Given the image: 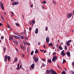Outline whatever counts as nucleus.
I'll return each mask as SVG.
<instances>
[{"label": "nucleus", "mask_w": 74, "mask_h": 74, "mask_svg": "<svg viewBox=\"0 0 74 74\" xmlns=\"http://www.w3.org/2000/svg\"><path fill=\"white\" fill-rule=\"evenodd\" d=\"M4 60L5 62H7V59L8 60V61H10V58H10V56H8L6 55L4 57Z\"/></svg>", "instance_id": "f257e3e1"}, {"label": "nucleus", "mask_w": 74, "mask_h": 74, "mask_svg": "<svg viewBox=\"0 0 74 74\" xmlns=\"http://www.w3.org/2000/svg\"><path fill=\"white\" fill-rule=\"evenodd\" d=\"M72 15H73V14L69 13L67 15V18H70L71 17Z\"/></svg>", "instance_id": "f03ea898"}, {"label": "nucleus", "mask_w": 74, "mask_h": 74, "mask_svg": "<svg viewBox=\"0 0 74 74\" xmlns=\"http://www.w3.org/2000/svg\"><path fill=\"white\" fill-rule=\"evenodd\" d=\"M57 59L58 58L57 57V56H53L52 59V62H55V61L57 60Z\"/></svg>", "instance_id": "7ed1b4c3"}, {"label": "nucleus", "mask_w": 74, "mask_h": 74, "mask_svg": "<svg viewBox=\"0 0 74 74\" xmlns=\"http://www.w3.org/2000/svg\"><path fill=\"white\" fill-rule=\"evenodd\" d=\"M0 6L2 10H4V6H3V4L2 2H1V1H0Z\"/></svg>", "instance_id": "20e7f679"}, {"label": "nucleus", "mask_w": 74, "mask_h": 74, "mask_svg": "<svg viewBox=\"0 0 74 74\" xmlns=\"http://www.w3.org/2000/svg\"><path fill=\"white\" fill-rule=\"evenodd\" d=\"M19 3L18 2H14L12 3V5H18L19 4Z\"/></svg>", "instance_id": "39448f33"}, {"label": "nucleus", "mask_w": 74, "mask_h": 74, "mask_svg": "<svg viewBox=\"0 0 74 74\" xmlns=\"http://www.w3.org/2000/svg\"><path fill=\"white\" fill-rule=\"evenodd\" d=\"M46 42H49V38H48V37H47L46 38Z\"/></svg>", "instance_id": "423d86ee"}, {"label": "nucleus", "mask_w": 74, "mask_h": 74, "mask_svg": "<svg viewBox=\"0 0 74 74\" xmlns=\"http://www.w3.org/2000/svg\"><path fill=\"white\" fill-rule=\"evenodd\" d=\"M23 44L25 45H30V43L23 42Z\"/></svg>", "instance_id": "0eeeda50"}, {"label": "nucleus", "mask_w": 74, "mask_h": 74, "mask_svg": "<svg viewBox=\"0 0 74 74\" xmlns=\"http://www.w3.org/2000/svg\"><path fill=\"white\" fill-rule=\"evenodd\" d=\"M34 61L35 62V63H36V62H37V61L38 60V57H37L36 58V59H34Z\"/></svg>", "instance_id": "6e6552de"}, {"label": "nucleus", "mask_w": 74, "mask_h": 74, "mask_svg": "<svg viewBox=\"0 0 74 74\" xmlns=\"http://www.w3.org/2000/svg\"><path fill=\"white\" fill-rule=\"evenodd\" d=\"M51 74H54V73H55V71L54 70H53L52 69H51Z\"/></svg>", "instance_id": "1a4fd4ad"}, {"label": "nucleus", "mask_w": 74, "mask_h": 74, "mask_svg": "<svg viewBox=\"0 0 74 74\" xmlns=\"http://www.w3.org/2000/svg\"><path fill=\"white\" fill-rule=\"evenodd\" d=\"M66 55L68 56L69 57H71V56H70V52H68L67 53H66Z\"/></svg>", "instance_id": "9d476101"}, {"label": "nucleus", "mask_w": 74, "mask_h": 74, "mask_svg": "<svg viewBox=\"0 0 74 74\" xmlns=\"http://www.w3.org/2000/svg\"><path fill=\"white\" fill-rule=\"evenodd\" d=\"M13 36L14 37L16 38L17 39H20V37H18L15 35H13Z\"/></svg>", "instance_id": "9b49d317"}, {"label": "nucleus", "mask_w": 74, "mask_h": 74, "mask_svg": "<svg viewBox=\"0 0 74 74\" xmlns=\"http://www.w3.org/2000/svg\"><path fill=\"white\" fill-rule=\"evenodd\" d=\"M31 67L32 69H33L34 68V64H33L31 66Z\"/></svg>", "instance_id": "f8f14e48"}, {"label": "nucleus", "mask_w": 74, "mask_h": 74, "mask_svg": "<svg viewBox=\"0 0 74 74\" xmlns=\"http://www.w3.org/2000/svg\"><path fill=\"white\" fill-rule=\"evenodd\" d=\"M38 32V28H36L35 30V33L36 34H37Z\"/></svg>", "instance_id": "ddd939ff"}, {"label": "nucleus", "mask_w": 74, "mask_h": 74, "mask_svg": "<svg viewBox=\"0 0 74 74\" xmlns=\"http://www.w3.org/2000/svg\"><path fill=\"white\" fill-rule=\"evenodd\" d=\"M17 67L18 68H16L17 70H19L20 69V68H19V64H17Z\"/></svg>", "instance_id": "4468645a"}, {"label": "nucleus", "mask_w": 74, "mask_h": 74, "mask_svg": "<svg viewBox=\"0 0 74 74\" xmlns=\"http://www.w3.org/2000/svg\"><path fill=\"white\" fill-rule=\"evenodd\" d=\"M13 39V37L12 36H10L9 37V40L10 41L11 40H12Z\"/></svg>", "instance_id": "2eb2a0df"}, {"label": "nucleus", "mask_w": 74, "mask_h": 74, "mask_svg": "<svg viewBox=\"0 0 74 74\" xmlns=\"http://www.w3.org/2000/svg\"><path fill=\"white\" fill-rule=\"evenodd\" d=\"M1 17L3 21H4V18L1 15Z\"/></svg>", "instance_id": "dca6fc26"}, {"label": "nucleus", "mask_w": 74, "mask_h": 74, "mask_svg": "<svg viewBox=\"0 0 74 74\" xmlns=\"http://www.w3.org/2000/svg\"><path fill=\"white\" fill-rule=\"evenodd\" d=\"M49 46H51V47H52V46H53V43H50L49 44Z\"/></svg>", "instance_id": "f3484780"}, {"label": "nucleus", "mask_w": 74, "mask_h": 74, "mask_svg": "<svg viewBox=\"0 0 74 74\" xmlns=\"http://www.w3.org/2000/svg\"><path fill=\"white\" fill-rule=\"evenodd\" d=\"M13 42L14 43H15V44H18V41H14Z\"/></svg>", "instance_id": "a211bd4d"}, {"label": "nucleus", "mask_w": 74, "mask_h": 74, "mask_svg": "<svg viewBox=\"0 0 74 74\" xmlns=\"http://www.w3.org/2000/svg\"><path fill=\"white\" fill-rule=\"evenodd\" d=\"M14 62H17V61L18 60V59L16 58H15L14 59Z\"/></svg>", "instance_id": "6ab92c4d"}, {"label": "nucleus", "mask_w": 74, "mask_h": 74, "mask_svg": "<svg viewBox=\"0 0 74 74\" xmlns=\"http://www.w3.org/2000/svg\"><path fill=\"white\" fill-rule=\"evenodd\" d=\"M59 48L60 50H62L63 49V48L62 47V46H59Z\"/></svg>", "instance_id": "aec40b11"}, {"label": "nucleus", "mask_w": 74, "mask_h": 74, "mask_svg": "<svg viewBox=\"0 0 74 74\" xmlns=\"http://www.w3.org/2000/svg\"><path fill=\"white\" fill-rule=\"evenodd\" d=\"M38 53V51L37 49H36L35 51V53Z\"/></svg>", "instance_id": "412c9836"}, {"label": "nucleus", "mask_w": 74, "mask_h": 74, "mask_svg": "<svg viewBox=\"0 0 74 74\" xmlns=\"http://www.w3.org/2000/svg\"><path fill=\"white\" fill-rule=\"evenodd\" d=\"M66 45H67V46H70V44L69 43H68V42H67Z\"/></svg>", "instance_id": "4be33fe9"}, {"label": "nucleus", "mask_w": 74, "mask_h": 74, "mask_svg": "<svg viewBox=\"0 0 74 74\" xmlns=\"http://www.w3.org/2000/svg\"><path fill=\"white\" fill-rule=\"evenodd\" d=\"M47 62H49V63H51V60L50 59H49L48 60H47Z\"/></svg>", "instance_id": "5701e85b"}, {"label": "nucleus", "mask_w": 74, "mask_h": 74, "mask_svg": "<svg viewBox=\"0 0 74 74\" xmlns=\"http://www.w3.org/2000/svg\"><path fill=\"white\" fill-rule=\"evenodd\" d=\"M61 54L62 56H65V55H66V53H61Z\"/></svg>", "instance_id": "b1692460"}, {"label": "nucleus", "mask_w": 74, "mask_h": 74, "mask_svg": "<svg viewBox=\"0 0 74 74\" xmlns=\"http://www.w3.org/2000/svg\"><path fill=\"white\" fill-rule=\"evenodd\" d=\"M7 26L8 28H9V29H11V27L10 26V25H9V24H8Z\"/></svg>", "instance_id": "393cba45"}, {"label": "nucleus", "mask_w": 74, "mask_h": 74, "mask_svg": "<svg viewBox=\"0 0 74 74\" xmlns=\"http://www.w3.org/2000/svg\"><path fill=\"white\" fill-rule=\"evenodd\" d=\"M53 56H55L56 55V52H53Z\"/></svg>", "instance_id": "a878e982"}, {"label": "nucleus", "mask_w": 74, "mask_h": 74, "mask_svg": "<svg viewBox=\"0 0 74 74\" xmlns=\"http://www.w3.org/2000/svg\"><path fill=\"white\" fill-rule=\"evenodd\" d=\"M66 73L65 72V71H63L62 73V74H65Z\"/></svg>", "instance_id": "bb28decb"}, {"label": "nucleus", "mask_w": 74, "mask_h": 74, "mask_svg": "<svg viewBox=\"0 0 74 74\" xmlns=\"http://www.w3.org/2000/svg\"><path fill=\"white\" fill-rule=\"evenodd\" d=\"M48 27L46 26L45 27V30L46 31H47L48 30Z\"/></svg>", "instance_id": "cd10ccee"}, {"label": "nucleus", "mask_w": 74, "mask_h": 74, "mask_svg": "<svg viewBox=\"0 0 74 74\" xmlns=\"http://www.w3.org/2000/svg\"><path fill=\"white\" fill-rule=\"evenodd\" d=\"M66 62V60H65L64 59L63 60V62H62V64H63V63H64L65 62Z\"/></svg>", "instance_id": "c85d7f7f"}, {"label": "nucleus", "mask_w": 74, "mask_h": 74, "mask_svg": "<svg viewBox=\"0 0 74 74\" xmlns=\"http://www.w3.org/2000/svg\"><path fill=\"white\" fill-rule=\"evenodd\" d=\"M71 42V40H70L67 42L69 43V42Z\"/></svg>", "instance_id": "c756f323"}, {"label": "nucleus", "mask_w": 74, "mask_h": 74, "mask_svg": "<svg viewBox=\"0 0 74 74\" xmlns=\"http://www.w3.org/2000/svg\"><path fill=\"white\" fill-rule=\"evenodd\" d=\"M34 53V51H32L31 53V55H33Z\"/></svg>", "instance_id": "7c9ffc66"}, {"label": "nucleus", "mask_w": 74, "mask_h": 74, "mask_svg": "<svg viewBox=\"0 0 74 74\" xmlns=\"http://www.w3.org/2000/svg\"><path fill=\"white\" fill-rule=\"evenodd\" d=\"M46 72L48 74H49V73H50V71L49 70H48L46 71Z\"/></svg>", "instance_id": "2f4dec72"}, {"label": "nucleus", "mask_w": 74, "mask_h": 74, "mask_svg": "<svg viewBox=\"0 0 74 74\" xmlns=\"http://www.w3.org/2000/svg\"><path fill=\"white\" fill-rule=\"evenodd\" d=\"M71 73L72 74H74V72L73 71H71Z\"/></svg>", "instance_id": "473e14b6"}, {"label": "nucleus", "mask_w": 74, "mask_h": 74, "mask_svg": "<svg viewBox=\"0 0 74 74\" xmlns=\"http://www.w3.org/2000/svg\"><path fill=\"white\" fill-rule=\"evenodd\" d=\"M36 58H37V56H34V57L33 58V59H36Z\"/></svg>", "instance_id": "72a5a7b5"}, {"label": "nucleus", "mask_w": 74, "mask_h": 74, "mask_svg": "<svg viewBox=\"0 0 74 74\" xmlns=\"http://www.w3.org/2000/svg\"><path fill=\"white\" fill-rule=\"evenodd\" d=\"M32 23H34V24H35V20H32Z\"/></svg>", "instance_id": "f704fd0d"}, {"label": "nucleus", "mask_w": 74, "mask_h": 74, "mask_svg": "<svg viewBox=\"0 0 74 74\" xmlns=\"http://www.w3.org/2000/svg\"><path fill=\"white\" fill-rule=\"evenodd\" d=\"M53 4H56V2L55 1H53Z\"/></svg>", "instance_id": "c9c22d12"}, {"label": "nucleus", "mask_w": 74, "mask_h": 74, "mask_svg": "<svg viewBox=\"0 0 74 74\" xmlns=\"http://www.w3.org/2000/svg\"><path fill=\"white\" fill-rule=\"evenodd\" d=\"M25 38L26 39V40H29L28 38H27V37H25Z\"/></svg>", "instance_id": "e433bc0d"}, {"label": "nucleus", "mask_w": 74, "mask_h": 74, "mask_svg": "<svg viewBox=\"0 0 74 74\" xmlns=\"http://www.w3.org/2000/svg\"><path fill=\"white\" fill-rule=\"evenodd\" d=\"M30 7H33V4H30Z\"/></svg>", "instance_id": "4c0bfd02"}, {"label": "nucleus", "mask_w": 74, "mask_h": 74, "mask_svg": "<svg viewBox=\"0 0 74 74\" xmlns=\"http://www.w3.org/2000/svg\"><path fill=\"white\" fill-rule=\"evenodd\" d=\"M21 39H23V38H24V37H23V36H21Z\"/></svg>", "instance_id": "58836bf2"}, {"label": "nucleus", "mask_w": 74, "mask_h": 74, "mask_svg": "<svg viewBox=\"0 0 74 74\" xmlns=\"http://www.w3.org/2000/svg\"><path fill=\"white\" fill-rule=\"evenodd\" d=\"M4 14L5 15H7V13L6 12H4Z\"/></svg>", "instance_id": "ea45409f"}, {"label": "nucleus", "mask_w": 74, "mask_h": 74, "mask_svg": "<svg viewBox=\"0 0 74 74\" xmlns=\"http://www.w3.org/2000/svg\"><path fill=\"white\" fill-rule=\"evenodd\" d=\"M3 51H4L5 52H4V53H5V48H4L3 49Z\"/></svg>", "instance_id": "a19ab883"}, {"label": "nucleus", "mask_w": 74, "mask_h": 74, "mask_svg": "<svg viewBox=\"0 0 74 74\" xmlns=\"http://www.w3.org/2000/svg\"><path fill=\"white\" fill-rule=\"evenodd\" d=\"M15 25H16L17 26L19 25V24L18 23H16Z\"/></svg>", "instance_id": "79ce46f5"}, {"label": "nucleus", "mask_w": 74, "mask_h": 74, "mask_svg": "<svg viewBox=\"0 0 74 74\" xmlns=\"http://www.w3.org/2000/svg\"><path fill=\"white\" fill-rule=\"evenodd\" d=\"M47 3L46 1H44L42 2V3L43 4L44 3V4H45V3Z\"/></svg>", "instance_id": "37998d69"}, {"label": "nucleus", "mask_w": 74, "mask_h": 74, "mask_svg": "<svg viewBox=\"0 0 74 74\" xmlns=\"http://www.w3.org/2000/svg\"><path fill=\"white\" fill-rule=\"evenodd\" d=\"M42 65H43L42 67H45V65L44 63L42 64Z\"/></svg>", "instance_id": "c03bdc74"}, {"label": "nucleus", "mask_w": 74, "mask_h": 74, "mask_svg": "<svg viewBox=\"0 0 74 74\" xmlns=\"http://www.w3.org/2000/svg\"><path fill=\"white\" fill-rule=\"evenodd\" d=\"M42 8L43 9H44L45 8V6L44 5H43L42 6Z\"/></svg>", "instance_id": "a18cd8bd"}, {"label": "nucleus", "mask_w": 74, "mask_h": 74, "mask_svg": "<svg viewBox=\"0 0 74 74\" xmlns=\"http://www.w3.org/2000/svg\"><path fill=\"white\" fill-rule=\"evenodd\" d=\"M67 46H65V49H67Z\"/></svg>", "instance_id": "49530a36"}, {"label": "nucleus", "mask_w": 74, "mask_h": 74, "mask_svg": "<svg viewBox=\"0 0 74 74\" xmlns=\"http://www.w3.org/2000/svg\"><path fill=\"white\" fill-rule=\"evenodd\" d=\"M1 39H4V36H1Z\"/></svg>", "instance_id": "de8ad7c7"}, {"label": "nucleus", "mask_w": 74, "mask_h": 74, "mask_svg": "<svg viewBox=\"0 0 74 74\" xmlns=\"http://www.w3.org/2000/svg\"><path fill=\"white\" fill-rule=\"evenodd\" d=\"M23 34H24V33L23 32H22L21 33V35H23Z\"/></svg>", "instance_id": "09e8293b"}, {"label": "nucleus", "mask_w": 74, "mask_h": 74, "mask_svg": "<svg viewBox=\"0 0 74 74\" xmlns=\"http://www.w3.org/2000/svg\"><path fill=\"white\" fill-rule=\"evenodd\" d=\"M72 66H74V62H72Z\"/></svg>", "instance_id": "8fccbe9b"}, {"label": "nucleus", "mask_w": 74, "mask_h": 74, "mask_svg": "<svg viewBox=\"0 0 74 74\" xmlns=\"http://www.w3.org/2000/svg\"><path fill=\"white\" fill-rule=\"evenodd\" d=\"M40 51H41V52H44V50H40Z\"/></svg>", "instance_id": "3c124183"}, {"label": "nucleus", "mask_w": 74, "mask_h": 74, "mask_svg": "<svg viewBox=\"0 0 74 74\" xmlns=\"http://www.w3.org/2000/svg\"><path fill=\"white\" fill-rule=\"evenodd\" d=\"M64 50H63L61 52V53H64Z\"/></svg>", "instance_id": "603ef678"}, {"label": "nucleus", "mask_w": 74, "mask_h": 74, "mask_svg": "<svg viewBox=\"0 0 74 74\" xmlns=\"http://www.w3.org/2000/svg\"><path fill=\"white\" fill-rule=\"evenodd\" d=\"M31 29H32V27H30L29 28V31H30V30H31Z\"/></svg>", "instance_id": "864d4df0"}, {"label": "nucleus", "mask_w": 74, "mask_h": 74, "mask_svg": "<svg viewBox=\"0 0 74 74\" xmlns=\"http://www.w3.org/2000/svg\"><path fill=\"white\" fill-rule=\"evenodd\" d=\"M21 49H23V46H21Z\"/></svg>", "instance_id": "5fc2aeb1"}, {"label": "nucleus", "mask_w": 74, "mask_h": 74, "mask_svg": "<svg viewBox=\"0 0 74 74\" xmlns=\"http://www.w3.org/2000/svg\"><path fill=\"white\" fill-rule=\"evenodd\" d=\"M29 24H30V25H32V22H29Z\"/></svg>", "instance_id": "6e6d98bb"}, {"label": "nucleus", "mask_w": 74, "mask_h": 74, "mask_svg": "<svg viewBox=\"0 0 74 74\" xmlns=\"http://www.w3.org/2000/svg\"><path fill=\"white\" fill-rule=\"evenodd\" d=\"M27 51H29V47H28V49H27Z\"/></svg>", "instance_id": "4d7b16f0"}, {"label": "nucleus", "mask_w": 74, "mask_h": 74, "mask_svg": "<svg viewBox=\"0 0 74 74\" xmlns=\"http://www.w3.org/2000/svg\"><path fill=\"white\" fill-rule=\"evenodd\" d=\"M54 74H58V73H56V72H55V71L54 72Z\"/></svg>", "instance_id": "13d9d810"}, {"label": "nucleus", "mask_w": 74, "mask_h": 74, "mask_svg": "<svg viewBox=\"0 0 74 74\" xmlns=\"http://www.w3.org/2000/svg\"><path fill=\"white\" fill-rule=\"evenodd\" d=\"M2 24L1 23H0V26H2Z\"/></svg>", "instance_id": "bf43d9fd"}, {"label": "nucleus", "mask_w": 74, "mask_h": 74, "mask_svg": "<svg viewBox=\"0 0 74 74\" xmlns=\"http://www.w3.org/2000/svg\"><path fill=\"white\" fill-rule=\"evenodd\" d=\"M42 61H45V58H43L42 59Z\"/></svg>", "instance_id": "052dcab7"}, {"label": "nucleus", "mask_w": 74, "mask_h": 74, "mask_svg": "<svg viewBox=\"0 0 74 74\" xmlns=\"http://www.w3.org/2000/svg\"><path fill=\"white\" fill-rule=\"evenodd\" d=\"M43 47H44V48H45L46 47H45V45H43Z\"/></svg>", "instance_id": "680f3d73"}, {"label": "nucleus", "mask_w": 74, "mask_h": 74, "mask_svg": "<svg viewBox=\"0 0 74 74\" xmlns=\"http://www.w3.org/2000/svg\"><path fill=\"white\" fill-rule=\"evenodd\" d=\"M43 51L44 52V53H46V50L45 51Z\"/></svg>", "instance_id": "e2e57ef3"}, {"label": "nucleus", "mask_w": 74, "mask_h": 74, "mask_svg": "<svg viewBox=\"0 0 74 74\" xmlns=\"http://www.w3.org/2000/svg\"><path fill=\"white\" fill-rule=\"evenodd\" d=\"M16 51H18V49H17V48H16Z\"/></svg>", "instance_id": "0e129e2a"}, {"label": "nucleus", "mask_w": 74, "mask_h": 74, "mask_svg": "<svg viewBox=\"0 0 74 74\" xmlns=\"http://www.w3.org/2000/svg\"><path fill=\"white\" fill-rule=\"evenodd\" d=\"M11 14H12L13 15V14H14V13L13 12H11Z\"/></svg>", "instance_id": "69168bd1"}, {"label": "nucleus", "mask_w": 74, "mask_h": 74, "mask_svg": "<svg viewBox=\"0 0 74 74\" xmlns=\"http://www.w3.org/2000/svg\"><path fill=\"white\" fill-rule=\"evenodd\" d=\"M21 67H22V65H21L20 66V69H21Z\"/></svg>", "instance_id": "338daca9"}, {"label": "nucleus", "mask_w": 74, "mask_h": 74, "mask_svg": "<svg viewBox=\"0 0 74 74\" xmlns=\"http://www.w3.org/2000/svg\"><path fill=\"white\" fill-rule=\"evenodd\" d=\"M38 45H40V42H39V43H38Z\"/></svg>", "instance_id": "774afa93"}]
</instances>
